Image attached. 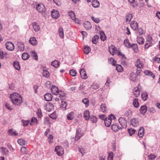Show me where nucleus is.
<instances>
[{"label":"nucleus","instance_id":"obj_37","mask_svg":"<svg viewBox=\"0 0 160 160\" xmlns=\"http://www.w3.org/2000/svg\"><path fill=\"white\" fill-rule=\"evenodd\" d=\"M42 76L46 78H48L50 76V73L49 72L46 70L44 69L42 72Z\"/></svg>","mask_w":160,"mask_h":160},{"label":"nucleus","instance_id":"obj_11","mask_svg":"<svg viewBox=\"0 0 160 160\" xmlns=\"http://www.w3.org/2000/svg\"><path fill=\"white\" fill-rule=\"evenodd\" d=\"M130 26L134 30H136L138 27V23L135 21H132L131 23Z\"/></svg>","mask_w":160,"mask_h":160},{"label":"nucleus","instance_id":"obj_14","mask_svg":"<svg viewBox=\"0 0 160 160\" xmlns=\"http://www.w3.org/2000/svg\"><path fill=\"white\" fill-rule=\"evenodd\" d=\"M44 98L46 101H50L52 100V95L51 93H47L45 95Z\"/></svg>","mask_w":160,"mask_h":160},{"label":"nucleus","instance_id":"obj_34","mask_svg":"<svg viewBox=\"0 0 160 160\" xmlns=\"http://www.w3.org/2000/svg\"><path fill=\"white\" fill-rule=\"evenodd\" d=\"M84 27L88 30L91 28L92 26L90 23L88 22H86L84 23Z\"/></svg>","mask_w":160,"mask_h":160},{"label":"nucleus","instance_id":"obj_23","mask_svg":"<svg viewBox=\"0 0 160 160\" xmlns=\"http://www.w3.org/2000/svg\"><path fill=\"white\" fill-rule=\"evenodd\" d=\"M84 117L86 120H89L90 118L89 112L88 110H86L85 111L84 113Z\"/></svg>","mask_w":160,"mask_h":160},{"label":"nucleus","instance_id":"obj_48","mask_svg":"<svg viewBox=\"0 0 160 160\" xmlns=\"http://www.w3.org/2000/svg\"><path fill=\"white\" fill-rule=\"evenodd\" d=\"M124 44L126 47L129 48H131V45L128 39H126L124 40Z\"/></svg>","mask_w":160,"mask_h":160},{"label":"nucleus","instance_id":"obj_8","mask_svg":"<svg viewBox=\"0 0 160 160\" xmlns=\"http://www.w3.org/2000/svg\"><path fill=\"white\" fill-rule=\"evenodd\" d=\"M51 16L52 18L55 19H57L59 16V12L57 10H53L51 12Z\"/></svg>","mask_w":160,"mask_h":160},{"label":"nucleus","instance_id":"obj_5","mask_svg":"<svg viewBox=\"0 0 160 160\" xmlns=\"http://www.w3.org/2000/svg\"><path fill=\"white\" fill-rule=\"evenodd\" d=\"M6 48L10 51H12L14 49V44L11 42L8 41L5 44Z\"/></svg>","mask_w":160,"mask_h":160},{"label":"nucleus","instance_id":"obj_4","mask_svg":"<svg viewBox=\"0 0 160 160\" xmlns=\"http://www.w3.org/2000/svg\"><path fill=\"white\" fill-rule=\"evenodd\" d=\"M84 133L82 132L80 128H78L76 129V140H78L83 135Z\"/></svg>","mask_w":160,"mask_h":160},{"label":"nucleus","instance_id":"obj_43","mask_svg":"<svg viewBox=\"0 0 160 160\" xmlns=\"http://www.w3.org/2000/svg\"><path fill=\"white\" fill-rule=\"evenodd\" d=\"M59 98L62 100L64 99L65 98L66 93L62 91L59 92Z\"/></svg>","mask_w":160,"mask_h":160},{"label":"nucleus","instance_id":"obj_24","mask_svg":"<svg viewBox=\"0 0 160 160\" xmlns=\"http://www.w3.org/2000/svg\"><path fill=\"white\" fill-rule=\"evenodd\" d=\"M74 113L73 112H70L67 115V118L68 120H72L74 118Z\"/></svg>","mask_w":160,"mask_h":160},{"label":"nucleus","instance_id":"obj_56","mask_svg":"<svg viewBox=\"0 0 160 160\" xmlns=\"http://www.w3.org/2000/svg\"><path fill=\"white\" fill-rule=\"evenodd\" d=\"M82 102L85 104L86 107L88 106L89 105V100L87 98H84L82 100Z\"/></svg>","mask_w":160,"mask_h":160},{"label":"nucleus","instance_id":"obj_40","mask_svg":"<svg viewBox=\"0 0 160 160\" xmlns=\"http://www.w3.org/2000/svg\"><path fill=\"white\" fill-rule=\"evenodd\" d=\"M141 97L142 99L144 101L147 100L148 97V94L146 92H143L141 94Z\"/></svg>","mask_w":160,"mask_h":160},{"label":"nucleus","instance_id":"obj_35","mask_svg":"<svg viewBox=\"0 0 160 160\" xmlns=\"http://www.w3.org/2000/svg\"><path fill=\"white\" fill-rule=\"evenodd\" d=\"M99 38V36L95 35L92 39V42L94 44H96L98 42V40Z\"/></svg>","mask_w":160,"mask_h":160},{"label":"nucleus","instance_id":"obj_54","mask_svg":"<svg viewBox=\"0 0 160 160\" xmlns=\"http://www.w3.org/2000/svg\"><path fill=\"white\" fill-rule=\"evenodd\" d=\"M69 73L73 77L76 76L77 73L76 70L73 69H71L70 70Z\"/></svg>","mask_w":160,"mask_h":160},{"label":"nucleus","instance_id":"obj_28","mask_svg":"<svg viewBox=\"0 0 160 160\" xmlns=\"http://www.w3.org/2000/svg\"><path fill=\"white\" fill-rule=\"evenodd\" d=\"M92 4L93 7L96 8L99 7L100 3L97 0H94L92 1Z\"/></svg>","mask_w":160,"mask_h":160},{"label":"nucleus","instance_id":"obj_7","mask_svg":"<svg viewBox=\"0 0 160 160\" xmlns=\"http://www.w3.org/2000/svg\"><path fill=\"white\" fill-rule=\"evenodd\" d=\"M51 91L53 94L56 95L58 94L59 93L58 88L55 86H52Z\"/></svg>","mask_w":160,"mask_h":160},{"label":"nucleus","instance_id":"obj_27","mask_svg":"<svg viewBox=\"0 0 160 160\" xmlns=\"http://www.w3.org/2000/svg\"><path fill=\"white\" fill-rule=\"evenodd\" d=\"M68 13L72 19L74 21L75 20L76 22V15L74 12L71 11L69 12Z\"/></svg>","mask_w":160,"mask_h":160},{"label":"nucleus","instance_id":"obj_18","mask_svg":"<svg viewBox=\"0 0 160 160\" xmlns=\"http://www.w3.org/2000/svg\"><path fill=\"white\" fill-rule=\"evenodd\" d=\"M109 51L111 54L113 55L116 52L115 46L111 45L109 48Z\"/></svg>","mask_w":160,"mask_h":160},{"label":"nucleus","instance_id":"obj_6","mask_svg":"<svg viewBox=\"0 0 160 160\" xmlns=\"http://www.w3.org/2000/svg\"><path fill=\"white\" fill-rule=\"evenodd\" d=\"M118 121L121 125L123 128H126L127 127V122L125 119L121 117L118 119Z\"/></svg>","mask_w":160,"mask_h":160},{"label":"nucleus","instance_id":"obj_30","mask_svg":"<svg viewBox=\"0 0 160 160\" xmlns=\"http://www.w3.org/2000/svg\"><path fill=\"white\" fill-rule=\"evenodd\" d=\"M51 65L55 68H58L60 65L59 62L57 60H54L51 62Z\"/></svg>","mask_w":160,"mask_h":160},{"label":"nucleus","instance_id":"obj_45","mask_svg":"<svg viewBox=\"0 0 160 160\" xmlns=\"http://www.w3.org/2000/svg\"><path fill=\"white\" fill-rule=\"evenodd\" d=\"M32 123L38 124V121L37 118L35 117H33L31 119V122L30 123L31 125H32Z\"/></svg>","mask_w":160,"mask_h":160},{"label":"nucleus","instance_id":"obj_26","mask_svg":"<svg viewBox=\"0 0 160 160\" xmlns=\"http://www.w3.org/2000/svg\"><path fill=\"white\" fill-rule=\"evenodd\" d=\"M132 17V15L131 13H128L127 14L126 16V22H130Z\"/></svg>","mask_w":160,"mask_h":160},{"label":"nucleus","instance_id":"obj_55","mask_svg":"<svg viewBox=\"0 0 160 160\" xmlns=\"http://www.w3.org/2000/svg\"><path fill=\"white\" fill-rule=\"evenodd\" d=\"M99 88V85L98 84L93 83L91 86V88L94 89H96Z\"/></svg>","mask_w":160,"mask_h":160},{"label":"nucleus","instance_id":"obj_50","mask_svg":"<svg viewBox=\"0 0 160 160\" xmlns=\"http://www.w3.org/2000/svg\"><path fill=\"white\" fill-rule=\"evenodd\" d=\"M18 142L21 145H24L26 143V142L22 139H19L18 140Z\"/></svg>","mask_w":160,"mask_h":160},{"label":"nucleus","instance_id":"obj_51","mask_svg":"<svg viewBox=\"0 0 160 160\" xmlns=\"http://www.w3.org/2000/svg\"><path fill=\"white\" fill-rule=\"evenodd\" d=\"M146 40H147V42H149V43L151 44H152V42L153 41L152 39V37L149 35L147 36Z\"/></svg>","mask_w":160,"mask_h":160},{"label":"nucleus","instance_id":"obj_19","mask_svg":"<svg viewBox=\"0 0 160 160\" xmlns=\"http://www.w3.org/2000/svg\"><path fill=\"white\" fill-rule=\"evenodd\" d=\"M32 26L34 30L36 31H38L40 29V26L38 24L34 22L32 23Z\"/></svg>","mask_w":160,"mask_h":160},{"label":"nucleus","instance_id":"obj_31","mask_svg":"<svg viewBox=\"0 0 160 160\" xmlns=\"http://www.w3.org/2000/svg\"><path fill=\"white\" fill-rule=\"evenodd\" d=\"M13 65L14 67L17 70H19L20 69V66L19 62L16 61L13 62Z\"/></svg>","mask_w":160,"mask_h":160},{"label":"nucleus","instance_id":"obj_41","mask_svg":"<svg viewBox=\"0 0 160 160\" xmlns=\"http://www.w3.org/2000/svg\"><path fill=\"white\" fill-rule=\"evenodd\" d=\"M133 106L136 108H138L139 106V103L138 102V99L137 98H134L133 101Z\"/></svg>","mask_w":160,"mask_h":160},{"label":"nucleus","instance_id":"obj_33","mask_svg":"<svg viewBox=\"0 0 160 160\" xmlns=\"http://www.w3.org/2000/svg\"><path fill=\"white\" fill-rule=\"evenodd\" d=\"M18 50L20 51H23L24 49V44L21 42H19L18 44Z\"/></svg>","mask_w":160,"mask_h":160},{"label":"nucleus","instance_id":"obj_2","mask_svg":"<svg viewBox=\"0 0 160 160\" xmlns=\"http://www.w3.org/2000/svg\"><path fill=\"white\" fill-rule=\"evenodd\" d=\"M55 152H56L58 156H61L64 154V149L61 146H57L55 148Z\"/></svg>","mask_w":160,"mask_h":160},{"label":"nucleus","instance_id":"obj_44","mask_svg":"<svg viewBox=\"0 0 160 160\" xmlns=\"http://www.w3.org/2000/svg\"><path fill=\"white\" fill-rule=\"evenodd\" d=\"M30 57V55L27 52H24L22 54V58L23 60L28 59Z\"/></svg>","mask_w":160,"mask_h":160},{"label":"nucleus","instance_id":"obj_46","mask_svg":"<svg viewBox=\"0 0 160 160\" xmlns=\"http://www.w3.org/2000/svg\"><path fill=\"white\" fill-rule=\"evenodd\" d=\"M91 51L90 48L88 46H85L83 49V52L85 54H88Z\"/></svg>","mask_w":160,"mask_h":160},{"label":"nucleus","instance_id":"obj_49","mask_svg":"<svg viewBox=\"0 0 160 160\" xmlns=\"http://www.w3.org/2000/svg\"><path fill=\"white\" fill-rule=\"evenodd\" d=\"M107 107L105 104H102L100 107V109L101 111L103 112H105L107 110Z\"/></svg>","mask_w":160,"mask_h":160},{"label":"nucleus","instance_id":"obj_61","mask_svg":"<svg viewBox=\"0 0 160 160\" xmlns=\"http://www.w3.org/2000/svg\"><path fill=\"white\" fill-rule=\"evenodd\" d=\"M38 118H41L42 117V113L40 110L38 109L36 112Z\"/></svg>","mask_w":160,"mask_h":160},{"label":"nucleus","instance_id":"obj_64","mask_svg":"<svg viewBox=\"0 0 160 160\" xmlns=\"http://www.w3.org/2000/svg\"><path fill=\"white\" fill-rule=\"evenodd\" d=\"M92 20L95 22L98 23L100 22V19L98 18H95L93 16L91 17Z\"/></svg>","mask_w":160,"mask_h":160},{"label":"nucleus","instance_id":"obj_47","mask_svg":"<svg viewBox=\"0 0 160 160\" xmlns=\"http://www.w3.org/2000/svg\"><path fill=\"white\" fill-rule=\"evenodd\" d=\"M67 104L65 101H62V104L61 105V108L63 110H66Z\"/></svg>","mask_w":160,"mask_h":160},{"label":"nucleus","instance_id":"obj_21","mask_svg":"<svg viewBox=\"0 0 160 160\" xmlns=\"http://www.w3.org/2000/svg\"><path fill=\"white\" fill-rule=\"evenodd\" d=\"M144 129L142 127H141L138 131V135L140 137L142 138L144 135Z\"/></svg>","mask_w":160,"mask_h":160},{"label":"nucleus","instance_id":"obj_32","mask_svg":"<svg viewBox=\"0 0 160 160\" xmlns=\"http://www.w3.org/2000/svg\"><path fill=\"white\" fill-rule=\"evenodd\" d=\"M137 42L139 44H142L144 43V39L142 37H138L137 38Z\"/></svg>","mask_w":160,"mask_h":160},{"label":"nucleus","instance_id":"obj_42","mask_svg":"<svg viewBox=\"0 0 160 160\" xmlns=\"http://www.w3.org/2000/svg\"><path fill=\"white\" fill-rule=\"evenodd\" d=\"M133 50L135 52H137L138 51V48L137 44H132L131 46Z\"/></svg>","mask_w":160,"mask_h":160},{"label":"nucleus","instance_id":"obj_25","mask_svg":"<svg viewBox=\"0 0 160 160\" xmlns=\"http://www.w3.org/2000/svg\"><path fill=\"white\" fill-rule=\"evenodd\" d=\"M8 132L9 135L12 136H15L18 134V133H17L15 130H14L12 129H9Z\"/></svg>","mask_w":160,"mask_h":160},{"label":"nucleus","instance_id":"obj_9","mask_svg":"<svg viewBox=\"0 0 160 160\" xmlns=\"http://www.w3.org/2000/svg\"><path fill=\"white\" fill-rule=\"evenodd\" d=\"M80 74L81 78L83 79H86L88 78L87 74L84 68L81 69L80 72Z\"/></svg>","mask_w":160,"mask_h":160},{"label":"nucleus","instance_id":"obj_38","mask_svg":"<svg viewBox=\"0 0 160 160\" xmlns=\"http://www.w3.org/2000/svg\"><path fill=\"white\" fill-rule=\"evenodd\" d=\"M137 75L134 73H131L130 74V78L133 81H135L137 79Z\"/></svg>","mask_w":160,"mask_h":160},{"label":"nucleus","instance_id":"obj_15","mask_svg":"<svg viewBox=\"0 0 160 160\" xmlns=\"http://www.w3.org/2000/svg\"><path fill=\"white\" fill-rule=\"evenodd\" d=\"M112 129L115 132H117L118 130L121 129L122 128L119 127V126L117 124H113L111 126Z\"/></svg>","mask_w":160,"mask_h":160},{"label":"nucleus","instance_id":"obj_63","mask_svg":"<svg viewBox=\"0 0 160 160\" xmlns=\"http://www.w3.org/2000/svg\"><path fill=\"white\" fill-rule=\"evenodd\" d=\"M113 153L111 152L109 153L108 155V160H113Z\"/></svg>","mask_w":160,"mask_h":160},{"label":"nucleus","instance_id":"obj_39","mask_svg":"<svg viewBox=\"0 0 160 160\" xmlns=\"http://www.w3.org/2000/svg\"><path fill=\"white\" fill-rule=\"evenodd\" d=\"M100 39L103 41H104L106 39V36L105 33L103 31H100Z\"/></svg>","mask_w":160,"mask_h":160},{"label":"nucleus","instance_id":"obj_10","mask_svg":"<svg viewBox=\"0 0 160 160\" xmlns=\"http://www.w3.org/2000/svg\"><path fill=\"white\" fill-rule=\"evenodd\" d=\"M131 124L134 127H137L139 124V122L136 118H133L131 120Z\"/></svg>","mask_w":160,"mask_h":160},{"label":"nucleus","instance_id":"obj_29","mask_svg":"<svg viewBox=\"0 0 160 160\" xmlns=\"http://www.w3.org/2000/svg\"><path fill=\"white\" fill-rule=\"evenodd\" d=\"M112 121L111 120L108 118H106L104 120V123L105 126L107 127H109L111 124Z\"/></svg>","mask_w":160,"mask_h":160},{"label":"nucleus","instance_id":"obj_20","mask_svg":"<svg viewBox=\"0 0 160 160\" xmlns=\"http://www.w3.org/2000/svg\"><path fill=\"white\" fill-rule=\"evenodd\" d=\"M138 87H138L135 88L133 89V94L136 97H138L140 94V90Z\"/></svg>","mask_w":160,"mask_h":160},{"label":"nucleus","instance_id":"obj_53","mask_svg":"<svg viewBox=\"0 0 160 160\" xmlns=\"http://www.w3.org/2000/svg\"><path fill=\"white\" fill-rule=\"evenodd\" d=\"M32 56L33 57V58L35 60H37L38 59V57L36 52L33 51L31 52Z\"/></svg>","mask_w":160,"mask_h":160},{"label":"nucleus","instance_id":"obj_17","mask_svg":"<svg viewBox=\"0 0 160 160\" xmlns=\"http://www.w3.org/2000/svg\"><path fill=\"white\" fill-rule=\"evenodd\" d=\"M135 65L138 68H142L143 65L140 59H138L135 62Z\"/></svg>","mask_w":160,"mask_h":160},{"label":"nucleus","instance_id":"obj_58","mask_svg":"<svg viewBox=\"0 0 160 160\" xmlns=\"http://www.w3.org/2000/svg\"><path fill=\"white\" fill-rule=\"evenodd\" d=\"M90 118V120L93 123H96L97 121V118L96 116H92Z\"/></svg>","mask_w":160,"mask_h":160},{"label":"nucleus","instance_id":"obj_22","mask_svg":"<svg viewBox=\"0 0 160 160\" xmlns=\"http://www.w3.org/2000/svg\"><path fill=\"white\" fill-rule=\"evenodd\" d=\"M144 73L146 75L150 76L153 78H155V75L151 71L149 70H145L144 71Z\"/></svg>","mask_w":160,"mask_h":160},{"label":"nucleus","instance_id":"obj_57","mask_svg":"<svg viewBox=\"0 0 160 160\" xmlns=\"http://www.w3.org/2000/svg\"><path fill=\"white\" fill-rule=\"evenodd\" d=\"M116 69L118 72H122L123 70V68L121 65H118L116 67Z\"/></svg>","mask_w":160,"mask_h":160},{"label":"nucleus","instance_id":"obj_36","mask_svg":"<svg viewBox=\"0 0 160 160\" xmlns=\"http://www.w3.org/2000/svg\"><path fill=\"white\" fill-rule=\"evenodd\" d=\"M58 32L60 37L63 38H64L63 30L62 28H60L58 29Z\"/></svg>","mask_w":160,"mask_h":160},{"label":"nucleus","instance_id":"obj_52","mask_svg":"<svg viewBox=\"0 0 160 160\" xmlns=\"http://www.w3.org/2000/svg\"><path fill=\"white\" fill-rule=\"evenodd\" d=\"M21 122L23 124V126L24 127L27 126L30 123V120H22Z\"/></svg>","mask_w":160,"mask_h":160},{"label":"nucleus","instance_id":"obj_13","mask_svg":"<svg viewBox=\"0 0 160 160\" xmlns=\"http://www.w3.org/2000/svg\"><path fill=\"white\" fill-rule=\"evenodd\" d=\"M29 42L33 46H35L38 44V41L34 37L31 38L29 39Z\"/></svg>","mask_w":160,"mask_h":160},{"label":"nucleus","instance_id":"obj_1","mask_svg":"<svg viewBox=\"0 0 160 160\" xmlns=\"http://www.w3.org/2000/svg\"><path fill=\"white\" fill-rule=\"evenodd\" d=\"M10 98L12 102L15 105L20 106L22 102V96L16 92L11 94Z\"/></svg>","mask_w":160,"mask_h":160},{"label":"nucleus","instance_id":"obj_59","mask_svg":"<svg viewBox=\"0 0 160 160\" xmlns=\"http://www.w3.org/2000/svg\"><path fill=\"white\" fill-rule=\"evenodd\" d=\"M128 131L130 134V136L132 135L134 133H135L136 130L134 129H128Z\"/></svg>","mask_w":160,"mask_h":160},{"label":"nucleus","instance_id":"obj_60","mask_svg":"<svg viewBox=\"0 0 160 160\" xmlns=\"http://www.w3.org/2000/svg\"><path fill=\"white\" fill-rule=\"evenodd\" d=\"M50 118H52L53 119H55L57 117V116L56 113L54 112L50 114L49 116Z\"/></svg>","mask_w":160,"mask_h":160},{"label":"nucleus","instance_id":"obj_16","mask_svg":"<svg viewBox=\"0 0 160 160\" xmlns=\"http://www.w3.org/2000/svg\"><path fill=\"white\" fill-rule=\"evenodd\" d=\"M147 110V106L146 105H142L140 109V113L143 115H144Z\"/></svg>","mask_w":160,"mask_h":160},{"label":"nucleus","instance_id":"obj_12","mask_svg":"<svg viewBox=\"0 0 160 160\" xmlns=\"http://www.w3.org/2000/svg\"><path fill=\"white\" fill-rule=\"evenodd\" d=\"M9 152L8 150L6 148L4 147L0 148V152L3 155H6Z\"/></svg>","mask_w":160,"mask_h":160},{"label":"nucleus","instance_id":"obj_3","mask_svg":"<svg viewBox=\"0 0 160 160\" xmlns=\"http://www.w3.org/2000/svg\"><path fill=\"white\" fill-rule=\"evenodd\" d=\"M36 9L38 11L41 13H43L45 11L44 5L42 4H38L36 6Z\"/></svg>","mask_w":160,"mask_h":160},{"label":"nucleus","instance_id":"obj_62","mask_svg":"<svg viewBox=\"0 0 160 160\" xmlns=\"http://www.w3.org/2000/svg\"><path fill=\"white\" fill-rule=\"evenodd\" d=\"M21 152L23 154H25L27 152V149L25 147H23L21 148Z\"/></svg>","mask_w":160,"mask_h":160}]
</instances>
